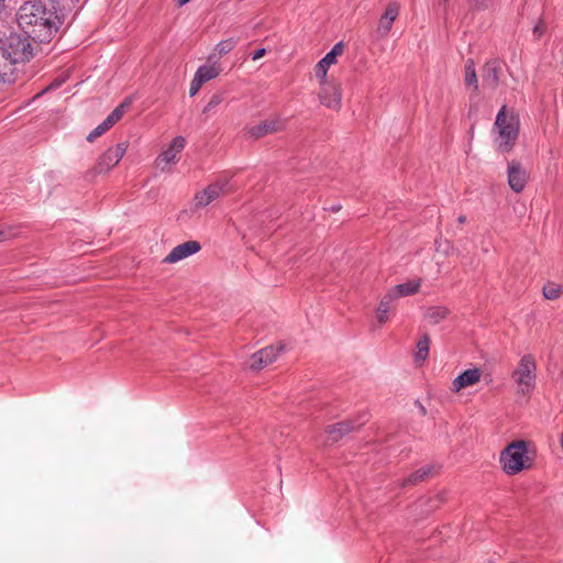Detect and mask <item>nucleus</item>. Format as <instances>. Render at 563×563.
Here are the masks:
<instances>
[{
  "label": "nucleus",
  "instance_id": "1",
  "mask_svg": "<svg viewBox=\"0 0 563 563\" xmlns=\"http://www.w3.org/2000/svg\"><path fill=\"white\" fill-rule=\"evenodd\" d=\"M64 23L58 2L34 0L23 3L18 11V24L34 43H49Z\"/></svg>",
  "mask_w": 563,
  "mask_h": 563
},
{
  "label": "nucleus",
  "instance_id": "2",
  "mask_svg": "<svg viewBox=\"0 0 563 563\" xmlns=\"http://www.w3.org/2000/svg\"><path fill=\"white\" fill-rule=\"evenodd\" d=\"M36 47L26 34L11 33L0 46V52L13 67L24 69L25 64L34 57Z\"/></svg>",
  "mask_w": 563,
  "mask_h": 563
},
{
  "label": "nucleus",
  "instance_id": "3",
  "mask_svg": "<svg viewBox=\"0 0 563 563\" xmlns=\"http://www.w3.org/2000/svg\"><path fill=\"white\" fill-rule=\"evenodd\" d=\"M495 129L498 132L496 140L498 150L508 153L512 150L519 134V119L515 114H507L506 106H503L497 113Z\"/></svg>",
  "mask_w": 563,
  "mask_h": 563
},
{
  "label": "nucleus",
  "instance_id": "4",
  "mask_svg": "<svg viewBox=\"0 0 563 563\" xmlns=\"http://www.w3.org/2000/svg\"><path fill=\"white\" fill-rule=\"evenodd\" d=\"M528 443L523 440H517L508 444L500 454V463L503 470L508 475L519 473L529 465H526L528 461Z\"/></svg>",
  "mask_w": 563,
  "mask_h": 563
},
{
  "label": "nucleus",
  "instance_id": "5",
  "mask_svg": "<svg viewBox=\"0 0 563 563\" xmlns=\"http://www.w3.org/2000/svg\"><path fill=\"white\" fill-rule=\"evenodd\" d=\"M537 363L534 356L531 354L523 355L512 374L521 394L526 395L534 387Z\"/></svg>",
  "mask_w": 563,
  "mask_h": 563
},
{
  "label": "nucleus",
  "instance_id": "6",
  "mask_svg": "<svg viewBox=\"0 0 563 563\" xmlns=\"http://www.w3.org/2000/svg\"><path fill=\"white\" fill-rule=\"evenodd\" d=\"M286 122L279 118L267 119L258 124L245 128V133L250 139L258 140L268 134L280 132L285 129Z\"/></svg>",
  "mask_w": 563,
  "mask_h": 563
},
{
  "label": "nucleus",
  "instance_id": "7",
  "mask_svg": "<svg viewBox=\"0 0 563 563\" xmlns=\"http://www.w3.org/2000/svg\"><path fill=\"white\" fill-rule=\"evenodd\" d=\"M126 146L123 143L117 144L114 147L108 148L98 159L92 168V173L101 174L114 167L123 157Z\"/></svg>",
  "mask_w": 563,
  "mask_h": 563
},
{
  "label": "nucleus",
  "instance_id": "8",
  "mask_svg": "<svg viewBox=\"0 0 563 563\" xmlns=\"http://www.w3.org/2000/svg\"><path fill=\"white\" fill-rule=\"evenodd\" d=\"M321 90L319 93V99L322 104L332 110H340L341 108V87L336 82L327 81V79L321 80Z\"/></svg>",
  "mask_w": 563,
  "mask_h": 563
},
{
  "label": "nucleus",
  "instance_id": "9",
  "mask_svg": "<svg viewBox=\"0 0 563 563\" xmlns=\"http://www.w3.org/2000/svg\"><path fill=\"white\" fill-rule=\"evenodd\" d=\"M26 73L21 67H13L3 53L0 52V86L12 85L21 79H26Z\"/></svg>",
  "mask_w": 563,
  "mask_h": 563
},
{
  "label": "nucleus",
  "instance_id": "10",
  "mask_svg": "<svg viewBox=\"0 0 563 563\" xmlns=\"http://www.w3.org/2000/svg\"><path fill=\"white\" fill-rule=\"evenodd\" d=\"M400 5L397 2H389L385 9V12L382 14L378 25L376 29V36L378 38L386 37L393 26V23L399 15Z\"/></svg>",
  "mask_w": 563,
  "mask_h": 563
},
{
  "label": "nucleus",
  "instance_id": "11",
  "mask_svg": "<svg viewBox=\"0 0 563 563\" xmlns=\"http://www.w3.org/2000/svg\"><path fill=\"white\" fill-rule=\"evenodd\" d=\"M501 74V63L498 59L488 60L482 69L483 86L495 90L499 85Z\"/></svg>",
  "mask_w": 563,
  "mask_h": 563
},
{
  "label": "nucleus",
  "instance_id": "12",
  "mask_svg": "<svg viewBox=\"0 0 563 563\" xmlns=\"http://www.w3.org/2000/svg\"><path fill=\"white\" fill-rule=\"evenodd\" d=\"M282 346H266L254 354L250 358V368L261 371L267 365L272 364L282 351Z\"/></svg>",
  "mask_w": 563,
  "mask_h": 563
},
{
  "label": "nucleus",
  "instance_id": "13",
  "mask_svg": "<svg viewBox=\"0 0 563 563\" xmlns=\"http://www.w3.org/2000/svg\"><path fill=\"white\" fill-rule=\"evenodd\" d=\"M364 421L355 423V421L346 420L329 426L325 430L328 433L327 443L333 444L338 442L345 434L360 429Z\"/></svg>",
  "mask_w": 563,
  "mask_h": 563
},
{
  "label": "nucleus",
  "instance_id": "14",
  "mask_svg": "<svg viewBox=\"0 0 563 563\" xmlns=\"http://www.w3.org/2000/svg\"><path fill=\"white\" fill-rule=\"evenodd\" d=\"M228 181H218L209 185L202 191L196 194L195 205L197 208H203L216 200L224 190Z\"/></svg>",
  "mask_w": 563,
  "mask_h": 563
},
{
  "label": "nucleus",
  "instance_id": "15",
  "mask_svg": "<svg viewBox=\"0 0 563 563\" xmlns=\"http://www.w3.org/2000/svg\"><path fill=\"white\" fill-rule=\"evenodd\" d=\"M201 250V245L197 241H187L175 246L170 253L164 258V263H176Z\"/></svg>",
  "mask_w": 563,
  "mask_h": 563
},
{
  "label": "nucleus",
  "instance_id": "16",
  "mask_svg": "<svg viewBox=\"0 0 563 563\" xmlns=\"http://www.w3.org/2000/svg\"><path fill=\"white\" fill-rule=\"evenodd\" d=\"M344 44L342 42L336 43L332 49L318 62L314 67L317 78L324 80L327 79V73L331 65L335 64L336 57L343 53Z\"/></svg>",
  "mask_w": 563,
  "mask_h": 563
},
{
  "label": "nucleus",
  "instance_id": "17",
  "mask_svg": "<svg viewBox=\"0 0 563 563\" xmlns=\"http://www.w3.org/2000/svg\"><path fill=\"white\" fill-rule=\"evenodd\" d=\"M186 140L183 136H176L170 145L157 157V166L164 169L162 164H175L178 162V155L184 150Z\"/></svg>",
  "mask_w": 563,
  "mask_h": 563
},
{
  "label": "nucleus",
  "instance_id": "18",
  "mask_svg": "<svg viewBox=\"0 0 563 563\" xmlns=\"http://www.w3.org/2000/svg\"><path fill=\"white\" fill-rule=\"evenodd\" d=\"M529 178L526 169L517 162H511L508 166V184L515 192H521Z\"/></svg>",
  "mask_w": 563,
  "mask_h": 563
},
{
  "label": "nucleus",
  "instance_id": "19",
  "mask_svg": "<svg viewBox=\"0 0 563 563\" xmlns=\"http://www.w3.org/2000/svg\"><path fill=\"white\" fill-rule=\"evenodd\" d=\"M481 376L482 371L477 367L466 369L453 379L451 390L453 393H459L464 388L471 387L479 382Z\"/></svg>",
  "mask_w": 563,
  "mask_h": 563
},
{
  "label": "nucleus",
  "instance_id": "20",
  "mask_svg": "<svg viewBox=\"0 0 563 563\" xmlns=\"http://www.w3.org/2000/svg\"><path fill=\"white\" fill-rule=\"evenodd\" d=\"M434 473V467L432 465L423 466L416 472L411 473L407 478L404 479L402 486L416 485L420 482L432 476Z\"/></svg>",
  "mask_w": 563,
  "mask_h": 563
},
{
  "label": "nucleus",
  "instance_id": "21",
  "mask_svg": "<svg viewBox=\"0 0 563 563\" xmlns=\"http://www.w3.org/2000/svg\"><path fill=\"white\" fill-rule=\"evenodd\" d=\"M421 286L420 280H409L404 284L396 285L390 289L391 292L397 295V298L417 294Z\"/></svg>",
  "mask_w": 563,
  "mask_h": 563
},
{
  "label": "nucleus",
  "instance_id": "22",
  "mask_svg": "<svg viewBox=\"0 0 563 563\" xmlns=\"http://www.w3.org/2000/svg\"><path fill=\"white\" fill-rule=\"evenodd\" d=\"M449 312L445 307H431L427 310L424 317L431 324H438L449 316Z\"/></svg>",
  "mask_w": 563,
  "mask_h": 563
},
{
  "label": "nucleus",
  "instance_id": "23",
  "mask_svg": "<svg viewBox=\"0 0 563 563\" xmlns=\"http://www.w3.org/2000/svg\"><path fill=\"white\" fill-rule=\"evenodd\" d=\"M465 84L467 86H472L473 89L476 91L478 89V81L475 70V64L473 59H467L465 63Z\"/></svg>",
  "mask_w": 563,
  "mask_h": 563
},
{
  "label": "nucleus",
  "instance_id": "24",
  "mask_svg": "<svg viewBox=\"0 0 563 563\" xmlns=\"http://www.w3.org/2000/svg\"><path fill=\"white\" fill-rule=\"evenodd\" d=\"M430 338L428 334H423L417 343V351L415 354L417 362H423L427 360L429 354Z\"/></svg>",
  "mask_w": 563,
  "mask_h": 563
},
{
  "label": "nucleus",
  "instance_id": "25",
  "mask_svg": "<svg viewBox=\"0 0 563 563\" xmlns=\"http://www.w3.org/2000/svg\"><path fill=\"white\" fill-rule=\"evenodd\" d=\"M220 73V69L216 66H207V65H203V66H200L195 76L197 78H200L202 84L216 78Z\"/></svg>",
  "mask_w": 563,
  "mask_h": 563
},
{
  "label": "nucleus",
  "instance_id": "26",
  "mask_svg": "<svg viewBox=\"0 0 563 563\" xmlns=\"http://www.w3.org/2000/svg\"><path fill=\"white\" fill-rule=\"evenodd\" d=\"M129 106V101H123L104 119V121L112 128L123 117L125 108Z\"/></svg>",
  "mask_w": 563,
  "mask_h": 563
},
{
  "label": "nucleus",
  "instance_id": "27",
  "mask_svg": "<svg viewBox=\"0 0 563 563\" xmlns=\"http://www.w3.org/2000/svg\"><path fill=\"white\" fill-rule=\"evenodd\" d=\"M129 106V101H123L104 119V121L112 128L123 117L125 108Z\"/></svg>",
  "mask_w": 563,
  "mask_h": 563
},
{
  "label": "nucleus",
  "instance_id": "28",
  "mask_svg": "<svg viewBox=\"0 0 563 563\" xmlns=\"http://www.w3.org/2000/svg\"><path fill=\"white\" fill-rule=\"evenodd\" d=\"M542 294L545 299L555 300L562 294V287L555 283H547L542 288Z\"/></svg>",
  "mask_w": 563,
  "mask_h": 563
},
{
  "label": "nucleus",
  "instance_id": "29",
  "mask_svg": "<svg viewBox=\"0 0 563 563\" xmlns=\"http://www.w3.org/2000/svg\"><path fill=\"white\" fill-rule=\"evenodd\" d=\"M225 99V93L223 91H219L213 93L208 103L203 108V113L212 112L220 103H222Z\"/></svg>",
  "mask_w": 563,
  "mask_h": 563
},
{
  "label": "nucleus",
  "instance_id": "30",
  "mask_svg": "<svg viewBox=\"0 0 563 563\" xmlns=\"http://www.w3.org/2000/svg\"><path fill=\"white\" fill-rule=\"evenodd\" d=\"M236 43L238 41L233 37L223 40L217 44L216 51L218 52L219 56H223L231 52L236 46Z\"/></svg>",
  "mask_w": 563,
  "mask_h": 563
},
{
  "label": "nucleus",
  "instance_id": "31",
  "mask_svg": "<svg viewBox=\"0 0 563 563\" xmlns=\"http://www.w3.org/2000/svg\"><path fill=\"white\" fill-rule=\"evenodd\" d=\"M397 299V295L390 290L382 298L377 309H384L389 312L394 308V302Z\"/></svg>",
  "mask_w": 563,
  "mask_h": 563
},
{
  "label": "nucleus",
  "instance_id": "32",
  "mask_svg": "<svg viewBox=\"0 0 563 563\" xmlns=\"http://www.w3.org/2000/svg\"><path fill=\"white\" fill-rule=\"evenodd\" d=\"M111 126L103 120L97 128H95L87 136L88 142H93L97 137L106 133Z\"/></svg>",
  "mask_w": 563,
  "mask_h": 563
},
{
  "label": "nucleus",
  "instance_id": "33",
  "mask_svg": "<svg viewBox=\"0 0 563 563\" xmlns=\"http://www.w3.org/2000/svg\"><path fill=\"white\" fill-rule=\"evenodd\" d=\"M471 8L474 10H486L489 7L490 0H467Z\"/></svg>",
  "mask_w": 563,
  "mask_h": 563
},
{
  "label": "nucleus",
  "instance_id": "34",
  "mask_svg": "<svg viewBox=\"0 0 563 563\" xmlns=\"http://www.w3.org/2000/svg\"><path fill=\"white\" fill-rule=\"evenodd\" d=\"M202 81L200 78H197L196 76L194 77L192 81L190 82V88H189V95L190 97H194L195 95H197V92L200 90L201 86H202Z\"/></svg>",
  "mask_w": 563,
  "mask_h": 563
},
{
  "label": "nucleus",
  "instance_id": "35",
  "mask_svg": "<svg viewBox=\"0 0 563 563\" xmlns=\"http://www.w3.org/2000/svg\"><path fill=\"white\" fill-rule=\"evenodd\" d=\"M376 319L380 325L384 324L388 320V312L384 309H377Z\"/></svg>",
  "mask_w": 563,
  "mask_h": 563
},
{
  "label": "nucleus",
  "instance_id": "36",
  "mask_svg": "<svg viewBox=\"0 0 563 563\" xmlns=\"http://www.w3.org/2000/svg\"><path fill=\"white\" fill-rule=\"evenodd\" d=\"M265 54H266L265 48H258L253 53L252 59L257 60V59L262 58Z\"/></svg>",
  "mask_w": 563,
  "mask_h": 563
},
{
  "label": "nucleus",
  "instance_id": "37",
  "mask_svg": "<svg viewBox=\"0 0 563 563\" xmlns=\"http://www.w3.org/2000/svg\"><path fill=\"white\" fill-rule=\"evenodd\" d=\"M465 222H466V216L461 214V216L457 218V223H459L460 225H463Z\"/></svg>",
  "mask_w": 563,
  "mask_h": 563
},
{
  "label": "nucleus",
  "instance_id": "38",
  "mask_svg": "<svg viewBox=\"0 0 563 563\" xmlns=\"http://www.w3.org/2000/svg\"><path fill=\"white\" fill-rule=\"evenodd\" d=\"M533 32H534L536 34L540 35V34L542 33V29H541V26H540V25L534 26Z\"/></svg>",
  "mask_w": 563,
  "mask_h": 563
},
{
  "label": "nucleus",
  "instance_id": "39",
  "mask_svg": "<svg viewBox=\"0 0 563 563\" xmlns=\"http://www.w3.org/2000/svg\"><path fill=\"white\" fill-rule=\"evenodd\" d=\"M341 209V206H332L330 207V210L333 211V212H336Z\"/></svg>",
  "mask_w": 563,
  "mask_h": 563
},
{
  "label": "nucleus",
  "instance_id": "40",
  "mask_svg": "<svg viewBox=\"0 0 563 563\" xmlns=\"http://www.w3.org/2000/svg\"><path fill=\"white\" fill-rule=\"evenodd\" d=\"M3 8H4V0H0V14L2 13Z\"/></svg>",
  "mask_w": 563,
  "mask_h": 563
},
{
  "label": "nucleus",
  "instance_id": "41",
  "mask_svg": "<svg viewBox=\"0 0 563 563\" xmlns=\"http://www.w3.org/2000/svg\"><path fill=\"white\" fill-rule=\"evenodd\" d=\"M179 5L186 4L189 0H177Z\"/></svg>",
  "mask_w": 563,
  "mask_h": 563
},
{
  "label": "nucleus",
  "instance_id": "42",
  "mask_svg": "<svg viewBox=\"0 0 563 563\" xmlns=\"http://www.w3.org/2000/svg\"><path fill=\"white\" fill-rule=\"evenodd\" d=\"M51 87H47L46 89L42 90L40 93L36 95V97L38 96H42L43 93H45V91H47Z\"/></svg>",
  "mask_w": 563,
  "mask_h": 563
},
{
  "label": "nucleus",
  "instance_id": "43",
  "mask_svg": "<svg viewBox=\"0 0 563 563\" xmlns=\"http://www.w3.org/2000/svg\"><path fill=\"white\" fill-rule=\"evenodd\" d=\"M560 442H561V446L563 448V432L561 433Z\"/></svg>",
  "mask_w": 563,
  "mask_h": 563
},
{
  "label": "nucleus",
  "instance_id": "44",
  "mask_svg": "<svg viewBox=\"0 0 563 563\" xmlns=\"http://www.w3.org/2000/svg\"><path fill=\"white\" fill-rule=\"evenodd\" d=\"M3 239V232H0V241Z\"/></svg>",
  "mask_w": 563,
  "mask_h": 563
}]
</instances>
